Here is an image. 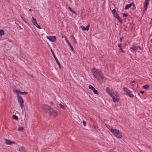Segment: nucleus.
<instances>
[{"instance_id":"f257e3e1","label":"nucleus","mask_w":152,"mask_h":152,"mask_svg":"<svg viewBox=\"0 0 152 152\" xmlns=\"http://www.w3.org/2000/svg\"><path fill=\"white\" fill-rule=\"evenodd\" d=\"M100 72L99 69L95 68H93L91 71L94 76L98 81L103 80L104 78V76L103 75L101 74Z\"/></svg>"},{"instance_id":"f03ea898","label":"nucleus","mask_w":152,"mask_h":152,"mask_svg":"<svg viewBox=\"0 0 152 152\" xmlns=\"http://www.w3.org/2000/svg\"><path fill=\"white\" fill-rule=\"evenodd\" d=\"M110 96L112 97L114 102H119V96L117 91H113Z\"/></svg>"},{"instance_id":"7ed1b4c3","label":"nucleus","mask_w":152,"mask_h":152,"mask_svg":"<svg viewBox=\"0 0 152 152\" xmlns=\"http://www.w3.org/2000/svg\"><path fill=\"white\" fill-rule=\"evenodd\" d=\"M112 132L113 134L118 138H121L122 136V133L116 129H115L113 130Z\"/></svg>"},{"instance_id":"20e7f679","label":"nucleus","mask_w":152,"mask_h":152,"mask_svg":"<svg viewBox=\"0 0 152 152\" xmlns=\"http://www.w3.org/2000/svg\"><path fill=\"white\" fill-rule=\"evenodd\" d=\"M123 90L124 92H126V95L128 96L129 97L131 98H132L134 96L131 93L130 91L126 87H124L123 88Z\"/></svg>"},{"instance_id":"39448f33","label":"nucleus","mask_w":152,"mask_h":152,"mask_svg":"<svg viewBox=\"0 0 152 152\" xmlns=\"http://www.w3.org/2000/svg\"><path fill=\"white\" fill-rule=\"evenodd\" d=\"M47 113L49 115L53 117H56L58 115L57 113L52 108Z\"/></svg>"},{"instance_id":"423d86ee","label":"nucleus","mask_w":152,"mask_h":152,"mask_svg":"<svg viewBox=\"0 0 152 152\" xmlns=\"http://www.w3.org/2000/svg\"><path fill=\"white\" fill-rule=\"evenodd\" d=\"M17 97L18 98V101L19 103L20 106L21 108L22 109L23 108L24 106V105L23 104L24 103L23 100L21 96L19 94H18L17 95Z\"/></svg>"},{"instance_id":"0eeeda50","label":"nucleus","mask_w":152,"mask_h":152,"mask_svg":"<svg viewBox=\"0 0 152 152\" xmlns=\"http://www.w3.org/2000/svg\"><path fill=\"white\" fill-rule=\"evenodd\" d=\"M42 107L43 110L48 113V112L49 111V110L51 108V107L48 105L46 104H43L42 105Z\"/></svg>"},{"instance_id":"6e6552de","label":"nucleus","mask_w":152,"mask_h":152,"mask_svg":"<svg viewBox=\"0 0 152 152\" xmlns=\"http://www.w3.org/2000/svg\"><path fill=\"white\" fill-rule=\"evenodd\" d=\"M47 38L50 41L53 42L56 41V37L55 36H47Z\"/></svg>"},{"instance_id":"1a4fd4ad","label":"nucleus","mask_w":152,"mask_h":152,"mask_svg":"<svg viewBox=\"0 0 152 152\" xmlns=\"http://www.w3.org/2000/svg\"><path fill=\"white\" fill-rule=\"evenodd\" d=\"M149 0H145L144 3V11H145L147 10V8L149 4Z\"/></svg>"},{"instance_id":"9d476101","label":"nucleus","mask_w":152,"mask_h":152,"mask_svg":"<svg viewBox=\"0 0 152 152\" xmlns=\"http://www.w3.org/2000/svg\"><path fill=\"white\" fill-rule=\"evenodd\" d=\"M131 49L134 51H137L139 49H141L140 46H136L133 45L131 48Z\"/></svg>"},{"instance_id":"9b49d317","label":"nucleus","mask_w":152,"mask_h":152,"mask_svg":"<svg viewBox=\"0 0 152 152\" xmlns=\"http://www.w3.org/2000/svg\"><path fill=\"white\" fill-rule=\"evenodd\" d=\"M89 88L90 89L92 90L95 94H98V91L96 90L95 88L92 86L90 85L89 86Z\"/></svg>"},{"instance_id":"f8f14e48","label":"nucleus","mask_w":152,"mask_h":152,"mask_svg":"<svg viewBox=\"0 0 152 152\" xmlns=\"http://www.w3.org/2000/svg\"><path fill=\"white\" fill-rule=\"evenodd\" d=\"M5 143L6 144L9 145H11L12 144H14L15 142H13L11 140H8L6 139H5Z\"/></svg>"},{"instance_id":"ddd939ff","label":"nucleus","mask_w":152,"mask_h":152,"mask_svg":"<svg viewBox=\"0 0 152 152\" xmlns=\"http://www.w3.org/2000/svg\"><path fill=\"white\" fill-rule=\"evenodd\" d=\"M51 51H52V53L53 54V56L54 57V58L55 60L56 61V63H57L58 65L59 68L60 69H61V65H60V63H59V61H58V60L57 58L56 57V56H55V54L54 53V52L52 51V50H51Z\"/></svg>"},{"instance_id":"4468645a","label":"nucleus","mask_w":152,"mask_h":152,"mask_svg":"<svg viewBox=\"0 0 152 152\" xmlns=\"http://www.w3.org/2000/svg\"><path fill=\"white\" fill-rule=\"evenodd\" d=\"M31 22L34 25L38 28V24L37 23V20L33 17L32 18Z\"/></svg>"},{"instance_id":"2eb2a0df","label":"nucleus","mask_w":152,"mask_h":152,"mask_svg":"<svg viewBox=\"0 0 152 152\" xmlns=\"http://www.w3.org/2000/svg\"><path fill=\"white\" fill-rule=\"evenodd\" d=\"M89 24H88L87 26H86V27L83 26H81V28L82 30L83 31H88L89 29Z\"/></svg>"},{"instance_id":"dca6fc26","label":"nucleus","mask_w":152,"mask_h":152,"mask_svg":"<svg viewBox=\"0 0 152 152\" xmlns=\"http://www.w3.org/2000/svg\"><path fill=\"white\" fill-rule=\"evenodd\" d=\"M65 40L66 42L68 44V45L71 48V49L72 50V51H74L73 48V47L71 45L70 43L69 42V41L67 39L66 37H65Z\"/></svg>"},{"instance_id":"f3484780","label":"nucleus","mask_w":152,"mask_h":152,"mask_svg":"<svg viewBox=\"0 0 152 152\" xmlns=\"http://www.w3.org/2000/svg\"><path fill=\"white\" fill-rule=\"evenodd\" d=\"M112 13L114 15V16L115 18L117 17L118 16V15L117 13V12L116 11L115 9H114L113 10Z\"/></svg>"},{"instance_id":"a211bd4d","label":"nucleus","mask_w":152,"mask_h":152,"mask_svg":"<svg viewBox=\"0 0 152 152\" xmlns=\"http://www.w3.org/2000/svg\"><path fill=\"white\" fill-rule=\"evenodd\" d=\"M106 126L107 128L111 132H113V130H114L115 129H113L112 127L108 124H106L105 125Z\"/></svg>"},{"instance_id":"6ab92c4d","label":"nucleus","mask_w":152,"mask_h":152,"mask_svg":"<svg viewBox=\"0 0 152 152\" xmlns=\"http://www.w3.org/2000/svg\"><path fill=\"white\" fill-rule=\"evenodd\" d=\"M132 4H127L125 6V10H126L129 9V8H130L132 6Z\"/></svg>"},{"instance_id":"aec40b11","label":"nucleus","mask_w":152,"mask_h":152,"mask_svg":"<svg viewBox=\"0 0 152 152\" xmlns=\"http://www.w3.org/2000/svg\"><path fill=\"white\" fill-rule=\"evenodd\" d=\"M19 150L20 152H26L24 147H23L19 148Z\"/></svg>"},{"instance_id":"412c9836","label":"nucleus","mask_w":152,"mask_h":152,"mask_svg":"<svg viewBox=\"0 0 152 152\" xmlns=\"http://www.w3.org/2000/svg\"><path fill=\"white\" fill-rule=\"evenodd\" d=\"M106 92L110 96L112 94V93L110 92V89L108 87H107L106 88Z\"/></svg>"},{"instance_id":"4be33fe9","label":"nucleus","mask_w":152,"mask_h":152,"mask_svg":"<svg viewBox=\"0 0 152 152\" xmlns=\"http://www.w3.org/2000/svg\"><path fill=\"white\" fill-rule=\"evenodd\" d=\"M4 34V32L3 30H1L0 31V36L1 37L2 35H3Z\"/></svg>"},{"instance_id":"5701e85b","label":"nucleus","mask_w":152,"mask_h":152,"mask_svg":"<svg viewBox=\"0 0 152 152\" xmlns=\"http://www.w3.org/2000/svg\"><path fill=\"white\" fill-rule=\"evenodd\" d=\"M117 20L119 21L120 22L122 23H123V21L120 17L118 16L116 18Z\"/></svg>"},{"instance_id":"b1692460","label":"nucleus","mask_w":152,"mask_h":152,"mask_svg":"<svg viewBox=\"0 0 152 152\" xmlns=\"http://www.w3.org/2000/svg\"><path fill=\"white\" fill-rule=\"evenodd\" d=\"M149 86L148 85H146L144 86L143 87V88L144 89H147L149 88Z\"/></svg>"},{"instance_id":"393cba45","label":"nucleus","mask_w":152,"mask_h":152,"mask_svg":"<svg viewBox=\"0 0 152 152\" xmlns=\"http://www.w3.org/2000/svg\"><path fill=\"white\" fill-rule=\"evenodd\" d=\"M13 118L14 119H15L16 120H17L18 119V116L16 115H13Z\"/></svg>"},{"instance_id":"a878e982","label":"nucleus","mask_w":152,"mask_h":152,"mask_svg":"<svg viewBox=\"0 0 152 152\" xmlns=\"http://www.w3.org/2000/svg\"><path fill=\"white\" fill-rule=\"evenodd\" d=\"M24 129V128L23 127H20L18 128V131H22Z\"/></svg>"},{"instance_id":"bb28decb","label":"nucleus","mask_w":152,"mask_h":152,"mask_svg":"<svg viewBox=\"0 0 152 152\" xmlns=\"http://www.w3.org/2000/svg\"><path fill=\"white\" fill-rule=\"evenodd\" d=\"M28 93L27 92L24 91L23 92H20V94L22 95H24V94H27Z\"/></svg>"},{"instance_id":"cd10ccee","label":"nucleus","mask_w":152,"mask_h":152,"mask_svg":"<svg viewBox=\"0 0 152 152\" xmlns=\"http://www.w3.org/2000/svg\"><path fill=\"white\" fill-rule=\"evenodd\" d=\"M15 92L16 93H18V94H20V92H21L20 91V90H16Z\"/></svg>"},{"instance_id":"c85d7f7f","label":"nucleus","mask_w":152,"mask_h":152,"mask_svg":"<svg viewBox=\"0 0 152 152\" xmlns=\"http://www.w3.org/2000/svg\"><path fill=\"white\" fill-rule=\"evenodd\" d=\"M73 41L74 42L75 44H76V43H77L76 40V39H75V38L74 37H73Z\"/></svg>"},{"instance_id":"c756f323","label":"nucleus","mask_w":152,"mask_h":152,"mask_svg":"<svg viewBox=\"0 0 152 152\" xmlns=\"http://www.w3.org/2000/svg\"><path fill=\"white\" fill-rule=\"evenodd\" d=\"M123 17L126 18L128 16V14L126 13H124L123 14Z\"/></svg>"},{"instance_id":"7c9ffc66","label":"nucleus","mask_w":152,"mask_h":152,"mask_svg":"<svg viewBox=\"0 0 152 152\" xmlns=\"http://www.w3.org/2000/svg\"><path fill=\"white\" fill-rule=\"evenodd\" d=\"M59 106L62 108H63L64 107V106L63 105L60 104H59Z\"/></svg>"},{"instance_id":"2f4dec72","label":"nucleus","mask_w":152,"mask_h":152,"mask_svg":"<svg viewBox=\"0 0 152 152\" xmlns=\"http://www.w3.org/2000/svg\"><path fill=\"white\" fill-rule=\"evenodd\" d=\"M83 125L84 126H86V122L85 121H83Z\"/></svg>"},{"instance_id":"473e14b6","label":"nucleus","mask_w":152,"mask_h":152,"mask_svg":"<svg viewBox=\"0 0 152 152\" xmlns=\"http://www.w3.org/2000/svg\"><path fill=\"white\" fill-rule=\"evenodd\" d=\"M120 49L121 50L122 52L124 53H125V51L123 50L122 49V48H120Z\"/></svg>"},{"instance_id":"72a5a7b5","label":"nucleus","mask_w":152,"mask_h":152,"mask_svg":"<svg viewBox=\"0 0 152 152\" xmlns=\"http://www.w3.org/2000/svg\"><path fill=\"white\" fill-rule=\"evenodd\" d=\"M68 9H69V10H70V11H71L72 12V11L73 10H72V9L70 7H69Z\"/></svg>"},{"instance_id":"f704fd0d","label":"nucleus","mask_w":152,"mask_h":152,"mask_svg":"<svg viewBox=\"0 0 152 152\" xmlns=\"http://www.w3.org/2000/svg\"><path fill=\"white\" fill-rule=\"evenodd\" d=\"M118 46L119 48L120 49L121 48V44H118Z\"/></svg>"},{"instance_id":"c9c22d12","label":"nucleus","mask_w":152,"mask_h":152,"mask_svg":"<svg viewBox=\"0 0 152 152\" xmlns=\"http://www.w3.org/2000/svg\"><path fill=\"white\" fill-rule=\"evenodd\" d=\"M124 38L123 37H121V38H120V42H122V39H123Z\"/></svg>"},{"instance_id":"e433bc0d","label":"nucleus","mask_w":152,"mask_h":152,"mask_svg":"<svg viewBox=\"0 0 152 152\" xmlns=\"http://www.w3.org/2000/svg\"><path fill=\"white\" fill-rule=\"evenodd\" d=\"M74 14H75V15H77V12H76L75 11H73V10L72 11V12Z\"/></svg>"},{"instance_id":"4c0bfd02","label":"nucleus","mask_w":152,"mask_h":152,"mask_svg":"<svg viewBox=\"0 0 152 152\" xmlns=\"http://www.w3.org/2000/svg\"><path fill=\"white\" fill-rule=\"evenodd\" d=\"M113 149H111L110 150L109 152H113Z\"/></svg>"},{"instance_id":"58836bf2","label":"nucleus","mask_w":152,"mask_h":152,"mask_svg":"<svg viewBox=\"0 0 152 152\" xmlns=\"http://www.w3.org/2000/svg\"><path fill=\"white\" fill-rule=\"evenodd\" d=\"M140 92L142 94H143L144 93V91H141Z\"/></svg>"},{"instance_id":"ea45409f","label":"nucleus","mask_w":152,"mask_h":152,"mask_svg":"<svg viewBox=\"0 0 152 152\" xmlns=\"http://www.w3.org/2000/svg\"><path fill=\"white\" fill-rule=\"evenodd\" d=\"M41 28L40 27V26L39 25V29H40Z\"/></svg>"},{"instance_id":"a19ab883","label":"nucleus","mask_w":152,"mask_h":152,"mask_svg":"<svg viewBox=\"0 0 152 152\" xmlns=\"http://www.w3.org/2000/svg\"><path fill=\"white\" fill-rule=\"evenodd\" d=\"M135 82V81H132V83H134Z\"/></svg>"},{"instance_id":"79ce46f5","label":"nucleus","mask_w":152,"mask_h":152,"mask_svg":"<svg viewBox=\"0 0 152 152\" xmlns=\"http://www.w3.org/2000/svg\"><path fill=\"white\" fill-rule=\"evenodd\" d=\"M151 43H152V39H151Z\"/></svg>"},{"instance_id":"37998d69","label":"nucleus","mask_w":152,"mask_h":152,"mask_svg":"<svg viewBox=\"0 0 152 152\" xmlns=\"http://www.w3.org/2000/svg\"><path fill=\"white\" fill-rule=\"evenodd\" d=\"M29 10L30 11H31V9H30Z\"/></svg>"},{"instance_id":"c03bdc74","label":"nucleus","mask_w":152,"mask_h":152,"mask_svg":"<svg viewBox=\"0 0 152 152\" xmlns=\"http://www.w3.org/2000/svg\"><path fill=\"white\" fill-rule=\"evenodd\" d=\"M132 4H133V6L134 7V3H132Z\"/></svg>"},{"instance_id":"a18cd8bd","label":"nucleus","mask_w":152,"mask_h":152,"mask_svg":"<svg viewBox=\"0 0 152 152\" xmlns=\"http://www.w3.org/2000/svg\"><path fill=\"white\" fill-rule=\"evenodd\" d=\"M7 1H8V0H6Z\"/></svg>"}]
</instances>
